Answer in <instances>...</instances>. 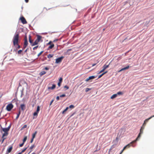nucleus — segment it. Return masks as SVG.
Instances as JSON below:
<instances>
[{"instance_id": "nucleus-20", "label": "nucleus", "mask_w": 154, "mask_h": 154, "mask_svg": "<svg viewBox=\"0 0 154 154\" xmlns=\"http://www.w3.org/2000/svg\"><path fill=\"white\" fill-rule=\"evenodd\" d=\"M153 117H154V115L152 116H151L150 117H149V118H148L147 119H146L144 121V122H147L149 121V119H151Z\"/></svg>"}, {"instance_id": "nucleus-27", "label": "nucleus", "mask_w": 154, "mask_h": 154, "mask_svg": "<svg viewBox=\"0 0 154 154\" xmlns=\"http://www.w3.org/2000/svg\"><path fill=\"white\" fill-rule=\"evenodd\" d=\"M53 54H49L48 55V58H50L52 57H53Z\"/></svg>"}, {"instance_id": "nucleus-26", "label": "nucleus", "mask_w": 154, "mask_h": 154, "mask_svg": "<svg viewBox=\"0 0 154 154\" xmlns=\"http://www.w3.org/2000/svg\"><path fill=\"white\" fill-rule=\"evenodd\" d=\"M117 96L118 95H122L123 94V93L122 92L119 91L117 93Z\"/></svg>"}, {"instance_id": "nucleus-11", "label": "nucleus", "mask_w": 154, "mask_h": 154, "mask_svg": "<svg viewBox=\"0 0 154 154\" xmlns=\"http://www.w3.org/2000/svg\"><path fill=\"white\" fill-rule=\"evenodd\" d=\"M20 108L22 110H24L25 109V106L24 104H22L20 105Z\"/></svg>"}, {"instance_id": "nucleus-21", "label": "nucleus", "mask_w": 154, "mask_h": 154, "mask_svg": "<svg viewBox=\"0 0 154 154\" xmlns=\"http://www.w3.org/2000/svg\"><path fill=\"white\" fill-rule=\"evenodd\" d=\"M54 47V45L53 44H52L50 46L48 47V49H51Z\"/></svg>"}, {"instance_id": "nucleus-49", "label": "nucleus", "mask_w": 154, "mask_h": 154, "mask_svg": "<svg viewBox=\"0 0 154 154\" xmlns=\"http://www.w3.org/2000/svg\"><path fill=\"white\" fill-rule=\"evenodd\" d=\"M145 127V126H143V125L141 127L140 129L143 130L144 129V128Z\"/></svg>"}, {"instance_id": "nucleus-42", "label": "nucleus", "mask_w": 154, "mask_h": 154, "mask_svg": "<svg viewBox=\"0 0 154 154\" xmlns=\"http://www.w3.org/2000/svg\"><path fill=\"white\" fill-rule=\"evenodd\" d=\"M38 46H36L35 47H34L33 48V50H36V49L37 48H38Z\"/></svg>"}, {"instance_id": "nucleus-5", "label": "nucleus", "mask_w": 154, "mask_h": 154, "mask_svg": "<svg viewBox=\"0 0 154 154\" xmlns=\"http://www.w3.org/2000/svg\"><path fill=\"white\" fill-rule=\"evenodd\" d=\"M64 57L63 56H61L60 57H59L56 60V63H60L62 61L63 59V58Z\"/></svg>"}, {"instance_id": "nucleus-62", "label": "nucleus", "mask_w": 154, "mask_h": 154, "mask_svg": "<svg viewBox=\"0 0 154 154\" xmlns=\"http://www.w3.org/2000/svg\"><path fill=\"white\" fill-rule=\"evenodd\" d=\"M25 1L26 3H28L29 2V0H25Z\"/></svg>"}, {"instance_id": "nucleus-22", "label": "nucleus", "mask_w": 154, "mask_h": 154, "mask_svg": "<svg viewBox=\"0 0 154 154\" xmlns=\"http://www.w3.org/2000/svg\"><path fill=\"white\" fill-rule=\"evenodd\" d=\"M37 131H35V132L33 133L32 135V138H34L35 137V136H36V134H37Z\"/></svg>"}, {"instance_id": "nucleus-46", "label": "nucleus", "mask_w": 154, "mask_h": 154, "mask_svg": "<svg viewBox=\"0 0 154 154\" xmlns=\"http://www.w3.org/2000/svg\"><path fill=\"white\" fill-rule=\"evenodd\" d=\"M105 70L103 69H102L99 73H100L103 72Z\"/></svg>"}, {"instance_id": "nucleus-44", "label": "nucleus", "mask_w": 154, "mask_h": 154, "mask_svg": "<svg viewBox=\"0 0 154 154\" xmlns=\"http://www.w3.org/2000/svg\"><path fill=\"white\" fill-rule=\"evenodd\" d=\"M24 144V143H23V142L22 143L20 144L19 145L20 146V147H22L23 146Z\"/></svg>"}, {"instance_id": "nucleus-29", "label": "nucleus", "mask_w": 154, "mask_h": 154, "mask_svg": "<svg viewBox=\"0 0 154 154\" xmlns=\"http://www.w3.org/2000/svg\"><path fill=\"white\" fill-rule=\"evenodd\" d=\"M40 110V106H38L37 108V110L36 111V112L38 113Z\"/></svg>"}, {"instance_id": "nucleus-36", "label": "nucleus", "mask_w": 154, "mask_h": 154, "mask_svg": "<svg viewBox=\"0 0 154 154\" xmlns=\"http://www.w3.org/2000/svg\"><path fill=\"white\" fill-rule=\"evenodd\" d=\"M74 107V106L73 105H71L69 106V108H73Z\"/></svg>"}, {"instance_id": "nucleus-47", "label": "nucleus", "mask_w": 154, "mask_h": 154, "mask_svg": "<svg viewBox=\"0 0 154 154\" xmlns=\"http://www.w3.org/2000/svg\"><path fill=\"white\" fill-rule=\"evenodd\" d=\"M54 101V99L52 100L50 104V105L51 106Z\"/></svg>"}, {"instance_id": "nucleus-54", "label": "nucleus", "mask_w": 154, "mask_h": 154, "mask_svg": "<svg viewBox=\"0 0 154 154\" xmlns=\"http://www.w3.org/2000/svg\"><path fill=\"white\" fill-rule=\"evenodd\" d=\"M71 50H72V49H68L67 51V52H69V51H71Z\"/></svg>"}, {"instance_id": "nucleus-63", "label": "nucleus", "mask_w": 154, "mask_h": 154, "mask_svg": "<svg viewBox=\"0 0 154 154\" xmlns=\"http://www.w3.org/2000/svg\"><path fill=\"white\" fill-rule=\"evenodd\" d=\"M96 64V63H94L92 65V66H95Z\"/></svg>"}, {"instance_id": "nucleus-61", "label": "nucleus", "mask_w": 154, "mask_h": 154, "mask_svg": "<svg viewBox=\"0 0 154 154\" xmlns=\"http://www.w3.org/2000/svg\"><path fill=\"white\" fill-rule=\"evenodd\" d=\"M20 116L17 114V116L16 117V119H18V118Z\"/></svg>"}, {"instance_id": "nucleus-4", "label": "nucleus", "mask_w": 154, "mask_h": 154, "mask_svg": "<svg viewBox=\"0 0 154 154\" xmlns=\"http://www.w3.org/2000/svg\"><path fill=\"white\" fill-rule=\"evenodd\" d=\"M25 85H26L27 86V84L24 80H21L20 81L19 83V86H21Z\"/></svg>"}, {"instance_id": "nucleus-3", "label": "nucleus", "mask_w": 154, "mask_h": 154, "mask_svg": "<svg viewBox=\"0 0 154 154\" xmlns=\"http://www.w3.org/2000/svg\"><path fill=\"white\" fill-rule=\"evenodd\" d=\"M14 107L13 105L11 103L9 104L6 106V109L8 111H10Z\"/></svg>"}, {"instance_id": "nucleus-37", "label": "nucleus", "mask_w": 154, "mask_h": 154, "mask_svg": "<svg viewBox=\"0 0 154 154\" xmlns=\"http://www.w3.org/2000/svg\"><path fill=\"white\" fill-rule=\"evenodd\" d=\"M27 149V148L26 147V148H24V149H23L22 151H21V152L22 153H23V152H24L26 150V149Z\"/></svg>"}, {"instance_id": "nucleus-7", "label": "nucleus", "mask_w": 154, "mask_h": 154, "mask_svg": "<svg viewBox=\"0 0 154 154\" xmlns=\"http://www.w3.org/2000/svg\"><path fill=\"white\" fill-rule=\"evenodd\" d=\"M10 128L11 126H9L8 128H2V130L5 132L8 133V132L9 131Z\"/></svg>"}, {"instance_id": "nucleus-1", "label": "nucleus", "mask_w": 154, "mask_h": 154, "mask_svg": "<svg viewBox=\"0 0 154 154\" xmlns=\"http://www.w3.org/2000/svg\"><path fill=\"white\" fill-rule=\"evenodd\" d=\"M20 42L19 34H15L13 38V42L14 46L16 48V50L20 48V46L19 45Z\"/></svg>"}, {"instance_id": "nucleus-2", "label": "nucleus", "mask_w": 154, "mask_h": 154, "mask_svg": "<svg viewBox=\"0 0 154 154\" xmlns=\"http://www.w3.org/2000/svg\"><path fill=\"white\" fill-rule=\"evenodd\" d=\"M137 140H135L133 141H132V142H131V143H130L128 144L127 145H126V146H125L123 148V149L121 151V152H120V153L119 154H122V153L123 152V151L125 150V149L126 148H129L132 145V144L135 143L136 141Z\"/></svg>"}, {"instance_id": "nucleus-23", "label": "nucleus", "mask_w": 154, "mask_h": 154, "mask_svg": "<svg viewBox=\"0 0 154 154\" xmlns=\"http://www.w3.org/2000/svg\"><path fill=\"white\" fill-rule=\"evenodd\" d=\"M107 72H105L103 73H102L101 74L99 75L98 77V79H99L104 74H106Z\"/></svg>"}, {"instance_id": "nucleus-16", "label": "nucleus", "mask_w": 154, "mask_h": 154, "mask_svg": "<svg viewBox=\"0 0 154 154\" xmlns=\"http://www.w3.org/2000/svg\"><path fill=\"white\" fill-rule=\"evenodd\" d=\"M117 96V94H115L112 95L110 98L111 99H113L116 97Z\"/></svg>"}, {"instance_id": "nucleus-8", "label": "nucleus", "mask_w": 154, "mask_h": 154, "mask_svg": "<svg viewBox=\"0 0 154 154\" xmlns=\"http://www.w3.org/2000/svg\"><path fill=\"white\" fill-rule=\"evenodd\" d=\"M143 130L142 129H140V133H139V134H138V135L137 137V138H136V140H138V139H139V138H140L141 136V135L142 134H143Z\"/></svg>"}, {"instance_id": "nucleus-6", "label": "nucleus", "mask_w": 154, "mask_h": 154, "mask_svg": "<svg viewBox=\"0 0 154 154\" xmlns=\"http://www.w3.org/2000/svg\"><path fill=\"white\" fill-rule=\"evenodd\" d=\"M20 20L22 22V23L23 24H25L27 23V22L26 20V19L25 18L23 17H20Z\"/></svg>"}, {"instance_id": "nucleus-12", "label": "nucleus", "mask_w": 154, "mask_h": 154, "mask_svg": "<svg viewBox=\"0 0 154 154\" xmlns=\"http://www.w3.org/2000/svg\"><path fill=\"white\" fill-rule=\"evenodd\" d=\"M56 87V85L54 84L52 85L51 87H49L48 88V89H51L53 90Z\"/></svg>"}, {"instance_id": "nucleus-18", "label": "nucleus", "mask_w": 154, "mask_h": 154, "mask_svg": "<svg viewBox=\"0 0 154 154\" xmlns=\"http://www.w3.org/2000/svg\"><path fill=\"white\" fill-rule=\"evenodd\" d=\"M109 64L108 65H105L103 66V69L104 70H105L106 69H107V68H108L109 66Z\"/></svg>"}, {"instance_id": "nucleus-52", "label": "nucleus", "mask_w": 154, "mask_h": 154, "mask_svg": "<svg viewBox=\"0 0 154 154\" xmlns=\"http://www.w3.org/2000/svg\"><path fill=\"white\" fill-rule=\"evenodd\" d=\"M27 46V45H23V48L22 50H23V49H25L26 47Z\"/></svg>"}, {"instance_id": "nucleus-43", "label": "nucleus", "mask_w": 154, "mask_h": 154, "mask_svg": "<svg viewBox=\"0 0 154 154\" xmlns=\"http://www.w3.org/2000/svg\"><path fill=\"white\" fill-rule=\"evenodd\" d=\"M65 96H66V95L65 94H63L61 95H60V97H65Z\"/></svg>"}, {"instance_id": "nucleus-51", "label": "nucleus", "mask_w": 154, "mask_h": 154, "mask_svg": "<svg viewBox=\"0 0 154 154\" xmlns=\"http://www.w3.org/2000/svg\"><path fill=\"white\" fill-rule=\"evenodd\" d=\"M27 46V45H23V48L22 50H23V49H25L26 47Z\"/></svg>"}, {"instance_id": "nucleus-31", "label": "nucleus", "mask_w": 154, "mask_h": 154, "mask_svg": "<svg viewBox=\"0 0 154 154\" xmlns=\"http://www.w3.org/2000/svg\"><path fill=\"white\" fill-rule=\"evenodd\" d=\"M8 134V133H7V132H5L3 134V135H2V137H4V136H6Z\"/></svg>"}, {"instance_id": "nucleus-59", "label": "nucleus", "mask_w": 154, "mask_h": 154, "mask_svg": "<svg viewBox=\"0 0 154 154\" xmlns=\"http://www.w3.org/2000/svg\"><path fill=\"white\" fill-rule=\"evenodd\" d=\"M45 69L46 70H48L49 69V68L47 67H45Z\"/></svg>"}, {"instance_id": "nucleus-55", "label": "nucleus", "mask_w": 154, "mask_h": 154, "mask_svg": "<svg viewBox=\"0 0 154 154\" xmlns=\"http://www.w3.org/2000/svg\"><path fill=\"white\" fill-rule=\"evenodd\" d=\"M58 39H54V41H53V42H57V41H58Z\"/></svg>"}, {"instance_id": "nucleus-35", "label": "nucleus", "mask_w": 154, "mask_h": 154, "mask_svg": "<svg viewBox=\"0 0 154 154\" xmlns=\"http://www.w3.org/2000/svg\"><path fill=\"white\" fill-rule=\"evenodd\" d=\"M38 113L37 112H35L33 113V116H37L38 115Z\"/></svg>"}, {"instance_id": "nucleus-38", "label": "nucleus", "mask_w": 154, "mask_h": 154, "mask_svg": "<svg viewBox=\"0 0 154 154\" xmlns=\"http://www.w3.org/2000/svg\"><path fill=\"white\" fill-rule=\"evenodd\" d=\"M63 81V78H60L59 79V82L61 83Z\"/></svg>"}, {"instance_id": "nucleus-45", "label": "nucleus", "mask_w": 154, "mask_h": 154, "mask_svg": "<svg viewBox=\"0 0 154 154\" xmlns=\"http://www.w3.org/2000/svg\"><path fill=\"white\" fill-rule=\"evenodd\" d=\"M52 42L51 41H50L48 43V45H51V44H52Z\"/></svg>"}, {"instance_id": "nucleus-10", "label": "nucleus", "mask_w": 154, "mask_h": 154, "mask_svg": "<svg viewBox=\"0 0 154 154\" xmlns=\"http://www.w3.org/2000/svg\"><path fill=\"white\" fill-rule=\"evenodd\" d=\"M129 66H126V67L123 68H122V69H121L119 71V72H120L123 70H125L127 69H128L129 68Z\"/></svg>"}, {"instance_id": "nucleus-58", "label": "nucleus", "mask_w": 154, "mask_h": 154, "mask_svg": "<svg viewBox=\"0 0 154 154\" xmlns=\"http://www.w3.org/2000/svg\"><path fill=\"white\" fill-rule=\"evenodd\" d=\"M89 80H90V79H89V78H87L86 79H85V81L86 82H88V81Z\"/></svg>"}, {"instance_id": "nucleus-15", "label": "nucleus", "mask_w": 154, "mask_h": 154, "mask_svg": "<svg viewBox=\"0 0 154 154\" xmlns=\"http://www.w3.org/2000/svg\"><path fill=\"white\" fill-rule=\"evenodd\" d=\"M38 42L36 40H35V41L34 42V43H33L32 44H31V45L32 46H33L35 45H37L38 43Z\"/></svg>"}, {"instance_id": "nucleus-9", "label": "nucleus", "mask_w": 154, "mask_h": 154, "mask_svg": "<svg viewBox=\"0 0 154 154\" xmlns=\"http://www.w3.org/2000/svg\"><path fill=\"white\" fill-rule=\"evenodd\" d=\"M28 42L27 40V38L26 36L25 37L24 45L27 46Z\"/></svg>"}, {"instance_id": "nucleus-48", "label": "nucleus", "mask_w": 154, "mask_h": 154, "mask_svg": "<svg viewBox=\"0 0 154 154\" xmlns=\"http://www.w3.org/2000/svg\"><path fill=\"white\" fill-rule=\"evenodd\" d=\"M145 127V126H143V125L141 127L140 129L143 130L144 129V128Z\"/></svg>"}, {"instance_id": "nucleus-41", "label": "nucleus", "mask_w": 154, "mask_h": 154, "mask_svg": "<svg viewBox=\"0 0 154 154\" xmlns=\"http://www.w3.org/2000/svg\"><path fill=\"white\" fill-rule=\"evenodd\" d=\"M64 88H66V89H68L69 88V87L67 85L65 86Z\"/></svg>"}, {"instance_id": "nucleus-14", "label": "nucleus", "mask_w": 154, "mask_h": 154, "mask_svg": "<svg viewBox=\"0 0 154 154\" xmlns=\"http://www.w3.org/2000/svg\"><path fill=\"white\" fill-rule=\"evenodd\" d=\"M37 39L36 40L38 42H39L41 40L42 37L40 35H38L37 36Z\"/></svg>"}, {"instance_id": "nucleus-50", "label": "nucleus", "mask_w": 154, "mask_h": 154, "mask_svg": "<svg viewBox=\"0 0 154 154\" xmlns=\"http://www.w3.org/2000/svg\"><path fill=\"white\" fill-rule=\"evenodd\" d=\"M61 82H58V86L59 87H60V85H61Z\"/></svg>"}, {"instance_id": "nucleus-53", "label": "nucleus", "mask_w": 154, "mask_h": 154, "mask_svg": "<svg viewBox=\"0 0 154 154\" xmlns=\"http://www.w3.org/2000/svg\"><path fill=\"white\" fill-rule=\"evenodd\" d=\"M122 57H119L118 59H117V60H120V59H122Z\"/></svg>"}, {"instance_id": "nucleus-39", "label": "nucleus", "mask_w": 154, "mask_h": 154, "mask_svg": "<svg viewBox=\"0 0 154 154\" xmlns=\"http://www.w3.org/2000/svg\"><path fill=\"white\" fill-rule=\"evenodd\" d=\"M22 51H23V50H19L18 51V54H20L22 52Z\"/></svg>"}, {"instance_id": "nucleus-32", "label": "nucleus", "mask_w": 154, "mask_h": 154, "mask_svg": "<svg viewBox=\"0 0 154 154\" xmlns=\"http://www.w3.org/2000/svg\"><path fill=\"white\" fill-rule=\"evenodd\" d=\"M27 127V125H23V127L22 128V129H24L25 128H26Z\"/></svg>"}, {"instance_id": "nucleus-19", "label": "nucleus", "mask_w": 154, "mask_h": 154, "mask_svg": "<svg viewBox=\"0 0 154 154\" xmlns=\"http://www.w3.org/2000/svg\"><path fill=\"white\" fill-rule=\"evenodd\" d=\"M29 42L31 44H33V41L31 39V37L30 35L29 36Z\"/></svg>"}, {"instance_id": "nucleus-17", "label": "nucleus", "mask_w": 154, "mask_h": 154, "mask_svg": "<svg viewBox=\"0 0 154 154\" xmlns=\"http://www.w3.org/2000/svg\"><path fill=\"white\" fill-rule=\"evenodd\" d=\"M46 72L45 71H42L40 73L39 75H40V76H42V75L46 74Z\"/></svg>"}, {"instance_id": "nucleus-64", "label": "nucleus", "mask_w": 154, "mask_h": 154, "mask_svg": "<svg viewBox=\"0 0 154 154\" xmlns=\"http://www.w3.org/2000/svg\"><path fill=\"white\" fill-rule=\"evenodd\" d=\"M28 50V48H27L25 51V52H26L27 50Z\"/></svg>"}, {"instance_id": "nucleus-56", "label": "nucleus", "mask_w": 154, "mask_h": 154, "mask_svg": "<svg viewBox=\"0 0 154 154\" xmlns=\"http://www.w3.org/2000/svg\"><path fill=\"white\" fill-rule=\"evenodd\" d=\"M34 138H32L30 141V143H32L33 141Z\"/></svg>"}, {"instance_id": "nucleus-30", "label": "nucleus", "mask_w": 154, "mask_h": 154, "mask_svg": "<svg viewBox=\"0 0 154 154\" xmlns=\"http://www.w3.org/2000/svg\"><path fill=\"white\" fill-rule=\"evenodd\" d=\"M27 139V136H25L23 138V143H24L26 141Z\"/></svg>"}, {"instance_id": "nucleus-25", "label": "nucleus", "mask_w": 154, "mask_h": 154, "mask_svg": "<svg viewBox=\"0 0 154 154\" xmlns=\"http://www.w3.org/2000/svg\"><path fill=\"white\" fill-rule=\"evenodd\" d=\"M115 147V146L114 145H112L111 147H110V149H109V152L111 151V150H112L113 148H114Z\"/></svg>"}, {"instance_id": "nucleus-24", "label": "nucleus", "mask_w": 154, "mask_h": 154, "mask_svg": "<svg viewBox=\"0 0 154 154\" xmlns=\"http://www.w3.org/2000/svg\"><path fill=\"white\" fill-rule=\"evenodd\" d=\"M96 77V76H95L94 75H92V76H90L89 77V79H90H90H94Z\"/></svg>"}, {"instance_id": "nucleus-33", "label": "nucleus", "mask_w": 154, "mask_h": 154, "mask_svg": "<svg viewBox=\"0 0 154 154\" xmlns=\"http://www.w3.org/2000/svg\"><path fill=\"white\" fill-rule=\"evenodd\" d=\"M43 52V51H42L41 52H40L38 54V56L39 57L42 54Z\"/></svg>"}, {"instance_id": "nucleus-57", "label": "nucleus", "mask_w": 154, "mask_h": 154, "mask_svg": "<svg viewBox=\"0 0 154 154\" xmlns=\"http://www.w3.org/2000/svg\"><path fill=\"white\" fill-rule=\"evenodd\" d=\"M56 99L57 100H59V97L58 96L57 97Z\"/></svg>"}, {"instance_id": "nucleus-34", "label": "nucleus", "mask_w": 154, "mask_h": 154, "mask_svg": "<svg viewBox=\"0 0 154 154\" xmlns=\"http://www.w3.org/2000/svg\"><path fill=\"white\" fill-rule=\"evenodd\" d=\"M91 90V88H86L85 89V92H87L89 91L90 90Z\"/></svg>"}, {"instance_id": "nucleus-13", "label": "nucleus", "mask_w": 154, "mask_h": 154, "mask_svg": "<svg viewBox=\"0 0 154 154\" xmlns=\"http://www.w3.org/2000/svg\"><path fill=\"white\" fill-rule=\"evenodd\" d=\"M12 147L11 146L9 148L7 149V153H8L11 152L12 150Z\"/></svg>"}, {"instance_id": "nucleus-60", "label": "nucleus", "mask_w": 154, "mask_h": 154, "mask_svg": "<svg viewBox=\"0 0 154 154\" xmlns=\"http://www.w3.org/2000/svg\"><path fill=\"white\" fill-rule=\"evenodd\" d=\"M146 125V122L144 121V122L143 124V126H145Z\"/></svg>"}, {"instance_id": "nucleus-40", "label": "nucleus", "mask_w": 154, "mask_h": 154, "mask_svg": "<svg viewBox=\"0 0 154 154\" xmlns=\"http://www.w3.org/2000/svg\"><path fill=\"white\" fill-rule=\"evenodd\" d=\"M35 147V146L34 145H33L30 147V149H32L34 147Z\"/></svg>"}, {"instance_id": "nucleus-28", "label": "nucleus", "mask_w": 154, "mask_h": 154, "mask_svg": "<svg viewBox=\"0 0 154 154\" xmlns=\"http://www.w3.org/2000/svg\"><path fill=\"white\" fill-rule=\"evenodd\" d=\"M68 109V107H67L62 112V113L64 114L65 112H66Z\"/></svg>"}]
</instances>
